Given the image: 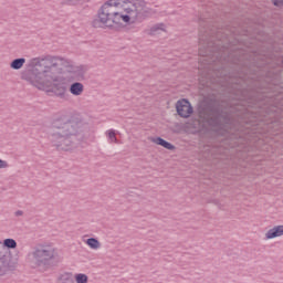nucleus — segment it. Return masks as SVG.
Here are the masks:
<instances>
[{
  "instance_id": "393cba45",
  "label": "nucleus",
  "mask_w": 283,
  "mask_h": 283,
  "mask_svg": "<svg viewBox=\"0 0 283 283\" xmlns=\"http://www.w3.org/2000/svg\"><path fill=\"white\" fill-rule=\"evenodd\" d=\"M108 138H109V140H113L114 143L118 142V139L116 138V132L113 129L108 132Z\"/></svg>"
},
{
  "instance_id": "aec40b11",
  "label": "nucleus",
  "mask_w": 283,
  "mask_h": 283,
  "mask_svg": "<svg viewBox=\"0 0 283 283\" xmlns=\"http://www.w3.org/2000/svg\"><path fill=\"white\" fill-rule=\"evenodd\" d=\"M158 32H165V23H157L153 25L149 30V35L154 36L155 34H158Z\"/></svg>"
},
{
  "instance_id": "a211bd4d",
  "label": "nucleus",
  "mask_w": 283,
  "mask_h": 283,
  "mask_svg": "<svg viewBox=\"0 0 283 283\" xmlns=\"http://www.w3.org/2000/svg\"><path fill=\"white\" fill-rule=\"evenodd\" d=\"M23 65H25V57H18V59H14V60L10 63L11 70H21V67H23Z\"/></svg>"
},
{
  "instance_id": "0eeeda50",
  "label": "nucleus",
  "mask_w": 283,
  "mask_h": 283,
  "mask_svg": "<svg viewBox=\"0 0 283 283\" xmlns=\"http://www.w3.org/2000/svg\"><path fill=\"white\" fill-rule=\"evenodd\" d=\"M218 123L221 132H223L222 134H232V135L235 134V132H240V125H242V122L240 119L235 122V118H233V115H231L230 113H222L218 117L217 109L214 107L213 108V127L214 128L218 127Z\"/></svg>"
},
{
  "instance_id": "2eb2a0df",
  "label": "nucleus",
  "mask_w": 283,
  "mask_h": 283,
  "mask_svg": "<svg viewBox=\"0 0 283 283\" xmlns=\"http://www.w3.org/2000/svg\"><path fill=\"white\" fill-rule=\"evenodd\" d=\"M84 91L85 86L81 82L72 83L69 88V92H71L73 96H81V94H83Z\"/></svg>"
},
{
  "instance_id": "f3484780",
  "label": "nucleus",
  "mask_w": 283,
  "mask_h": 283,
  "mask_svg": "<svg viewBox=\"0 0 283 283\" xmlns=\"http://www.w3.org/2000/svg\"><path fill=\"white\" fill-rule=\"evenodd\" d=\"M251 113V111H247L244 118H249V114ZM251 119H244L245 125H258V120H262L260 118H258V114L255 113H251L250 114Z\"/></svg>"
},
{
  "instance_id": "9b49d317",
  "label": "nucleus",
  "mask_w": 283,
  "mask_h": 283,
  "mask_svg": "<svg viewBox=\"0 0 283 283\" xmlns=\"http://www.w3.org/2000/svg\"><path fill=\"white\" fill-rule=\"evenodd\" d=\"M176 112L180 118H189L193 114V106L189 99L182 98L176 103Z\"/></svg>"
},
{
  "instance_id": "5701e85b",
  "label": "nucleus",
  "mask_w": 283,
  "mask_h": 283,
  "mask_svg": "<svg viewBox=\"0 0 283 283\" xmlns=\"http://www.w3.org/2000/svg\"><path fill=\"white\" fill-rule=\"evenodd\" d=\"M74 280L76 283L90 282V277L87 276V274H83V273L75 274Z\"/></svg>"
},
{
  "instance_id": "cd10ccee",
  "label": "nucleus",
  "mask_w": 283,
  "mask_h": 283,
  "mask_svg": "<svg viewBox=\"0 0 283 283\" xmlns=\"http://www.w3.org/2000/svg\"><path fill=\"white\" fill-rule=\"evenodd\" d=\"M14 216H15L17 218H19L20 216H23V210H17V211L14 212Z\"/></svg>"
},
{
  "instance_id": "f03ea898",
  "label": "nucleus",
  "mask_w": 283,
  "mask_h": 283,
  "mask_svg": "<svg viewBox=\"0 0 283 283\" xmlns=\"http://www.w3.org/2000/svg\"><path fill=\"white\" fill-rule=\"evenodd\" d=\"M88 129L80 114L61 115L51 123L49 140L57 151H74L85 140Z\"/></svg>"
},
{
  "instance_id": "39448f33",
  "label": "nucleus",
  "mask_w": 283,
  "mask_h": 283,
  "mask_svg": "<svg viewBox=\"0 0 283 283\" xmlns=\"http://www.w3.org/2000/svg\"><path fill=\"white\" fill-rule=\"evenodd\" d=\"M59 252L56 248L48 243H39L33 248L31 252V264L33 269H42L48 271L52 266H56L59 263Z\"/></svg>"
},
{
  "instance_id": "7ed1b4c3",
  "label": "nucleus",
  "mask_w": 283,
  "mask_h": 283,
  "mask_svg": "<svg viewBox=\"0 0 283 283\" xmlns=\"http://www.w3.org/2000/svg\"><path fill=\"white\" fill-rule=\"evenodd\" d=\"M199 56H201V63L205 70H208L207 78L210 83L211 67H213V21L210 17L199 18Z\"/></svg>"
},
{
  "instance_id": "4468645a",
  "label": "nucleus",
  "mask_w": 283,
  "mask_h": 283,
  "mask_svg": "<svg viewBox=\"0 0 283 283\" xmlns=\"http://www.w3.org/2000/svg\"><path fill=\"white\" fill-rule=\"evenodd\" d=\"M151 140L155 145H159L160 147H164V149H168V151H174L176 149L174 144L165 140L163 137H154Z\"/></svg>"
},
{
  "instance_id": "ddd939ff",
  "label": "nucleus",
  "mask_w": 283,
  "mask_h": 283,
  "mask_svg": "<svg viewBox=\"0 0 283 283\" xmlns=\"http://www.w3.org/2000/svg\"><path fill=\"white\" fill-rule=\"evenodd\" d=\"M283 235V226H275L265 233V240H273Z\"/></svg>"
},
{
  "instance_id": "a878e982",
  "label": "nucleus",
  "mask_w": 283,
  "mask_h": 283,
  "mask_svg": "<svg viewBox=\"0 0 283 283\" xmlns=\"http://www.w3.org/2000/svg\"><path fill=\"white\" fill-rule=\"evenodd\" d=\"M8 167H10L8 161L0 159V169H8Z\"/></svg>"
},
{
  "instance_id": "bb28decb",
  "label": "nucleus",
  "mask_w": 283,
  "mask_h": 283,
  "mask_svg": "<svg viewBox=\"0 0 283 283\" xmlns=\"http://www.w3.org/2000/svg\"><path fill=\"white\" fill-rule=\"evenodd\" d=\"M276 8H283V0H271Z\"/></svg>"
},
{
  "instance_id": "1a4fd4ad",
  "label": "nucleus",
  "mask_w": 283,
  "mask_h": 283,
  "mask_svg": "<svg viewBox=\"0 0 283 283\" xmlns=\"http://www.w3.org/2000/svg\"><path fill=\"white\" fill-rule=\"evenodd\" d=\"M125 0H107L97 11L96 18L92 21L93 28H105L106 19H111L116 11V8H120Z\"/></svg>"
},
{
  "instance_id": "dca6fc26",
  "label": "nucleus",
  "mask_w": 283,
  "mask_h": 283,
  "mask_svg": "<svg viewBox=\"0 0 283 283\" xmlns=\"http://www.w3.org/2000/svg\"><path fill=\"white\" fill-rule=\"evenodd\" d=\"M57 283H74V274L72 272H63L59 275Z\"/></svg>"
},
{
  "instance_id": "6e6552de",
  "label": "nucleus",
  "mask_w": 283,
  "mask_h": 283,
  "mask_svg": "<svg viewBox=\"0 0 283 283\" xmlns=\"http://www.w3.org/2000/svg\"><path fill=\"white\" fill-rule=\"evenodd\" d=\"M240 83H242V80H237V82L232 84V88L230 91V93L232 94V98H234L235 101L248 103V107H253V105H258V102L260 101L258 92L244 88V86H242V84Z\"/></svg>"
},
{
  "instance_id": "6ab92c4d",
  "label": "nucleus",
  "mask_w": 283,
  "mask_h": 283,
  "mask_svg": "<svg viewBox=\"0 0 283 283\" xmlns=\"http://www.w3.org/2000/svg\"><path fill=\"white\" fill-rule=\"evenodd\" d=\"M85 72H87V67L80 65L75 66L72 70V73L77 77V78H84L85 77Z\"/></svg>"
},
{
  "instance_id": "4be33fe9",
  "label": "nucleus",
  "mask_w": 283,
  "mask_h": 283,
  "mask_svg": "<svg viewBox=\"0 0 283 283\" xmlns=\"http://www.w3.org/2000/svg\"><path fill=\"white\" fill-rule=\"evenodd\" d=\"M4 251H10V249H17V240L14 239H4L3 240Z\"/></svg>"
},
{
  "instance_id": "f8f14e48",
  "label": "nucleus",
  "mask_w": 283,
  "mask_h": 283,
  "mask_svg": "<svg viewBox=\"0 0 283 283\" xmlns=\"http://www.w3.org/2000/svg\"><path fill=\"white\" fill-rule=\"evenodd\" d=\"M102 23H104V27H99V28H108L109 30H112V28H114V25H123V23L120 22V12L115 11L113 13V15H111V18L106 19V20H101Z\"/></svg>"
},
{
  "instance_id": "20e7f679",
  "label": "nucleus",
  "mask_w": 283,
  "mask_h": 283,
  "mask_svg": "<svg viewBox=\"0 0 283 283\" xmlns=\"http://www.w3.org/2000/svg\"><path fill=\"white\" fill-rule=\"evenodd\" d=\"M120 8L126 12V14L120 13V21L124 23H143L151 14H156L154 9L147 7L145 0H124Z\"/></svg>"
},
{
  "instance_id": "7c9ffc66",
  "label": "nucleus",
  "mask_w": 283,
  "mask_h": 283,
  "mask_svg": "<svg viewBox=\"0 0 283 283\" xmlns=\"http://www.w3.org/2000/svg\"><path fill=\"white\" fill-rule=\"evenodd\" d=\"M230 112H233V108H231Z\"/></svg>"
},
{
  "instance_id": "b1692460",
  "label": "nucleus",
  "mask_w": 283,
  "mask_h": 283,
  "mask_svg": "<svg viewBox=\"0 0 283 283\" xmlns=\"http://www.w3.org/2000/svg\"><path fill=\"white\" fill-rule=\"evenodd\" d=\"M82 0H61L62 6H76Z\"/></svg>"
},
{
  "instance_id": "c85d7f7f",
  "label": "nucleus",
  "mask_w": 283,
  "mask_h": 283,
  "mask_svg": "<svg viewBox=\"0 0 283 283\" xmlns=\"http://www.w3.org/2000/svg\"><path fill=\"white\" fill-rule=\"evenodd\" d=\"M235 116H241L240 113H237Z\"/></svg>"
},
{
  "instance_id": "9d476101",
  "label": "nucleus",
  "mask_w": 283,
  "mask_h": 283,
  "mask_svg": "<svg viewBox=\"0 0 283 283\" xmlns=\"http://www.w3.org/2000/svg\"><path fill=\"white\" fill-rule=\"evenodd\" d=\"M19 259L12 255L9 250L0 251V277L15 271Z\"/></svg>"
},
{
  "instance_id": "412c9836",
  "label": "nucleus",
  "mask_w": 283,
  "mask_h": 283,
  "mask_svg": "<svg viewBox=\"0 0 283 283\" xmlns=\"http://www.w3.org/2000/svg\"><path fill=\"white\" fill-rule=\"evenodd\" d=\"M86 244L87 247H90V249H94V250L101 249V241H98V239L96 238H88L86 240Z\"/></svg>"
},
{
  "instance_id": "423d86ee",
  "label": "nucleus",
  "mask_w": 283,
  "mask_h": 283,
  "mask_svg": "<svg viewBox=\"0 0 283 283\" xmlns=\"http://www.w3.org/2000/svg\"><path fill=\"white\" fill-rule=\"evenodd\" d=\"M198 116L199 119H193L189 123V127H192L196 132H211L213 129V98H203L198 103Z\"/></svg>"
},
{
  "instance_id": "c756f323",
  "label": "nucleus",
  "mask_w": 283,
  "mask_h": 283,
  "mask_svg": "<svg viewBox=\"0 0 283 283\" xmlns=\"http://www.w3.org/2000/svg\"><path fill=\"white\" fill-rule=\"evenodd\" d=\"M245 129H249V126H245Z\"/></svg>"
},
{
  "instance_id": "f257e3e1",
  "label": "nucleus",
  "mask_w": 283,
  "mask_h": 283,
  "mask_svg": "<svg viewBox=\"0 0 283 283\" xmlns=\"http://www.w3.org/2000/svg\"><path fill=\"white\" fill-rule=\"evenodd\" d=\"M32 70L22 73L21 78L23 81L34 85V87L50 85L46 90L48 96L66 98L67 82L65 77L59 75L63 74V67H70L67 60L61 56L46 55L32 59Z\"/></svg>"
}]
</instances>
